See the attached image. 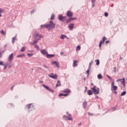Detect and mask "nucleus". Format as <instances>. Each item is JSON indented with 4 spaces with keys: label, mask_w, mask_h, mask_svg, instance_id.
<instances>
[{
    "label": "nucleus",
    "mask_w": 127,
    "mask_h": 127,
    "mask_svg": "<svg viewBox=\"0 0 127 127\" xmlns=\"http://www.w3.org/2000/svg\"><path fill=\"white\" fill-rule=\"evenodd\" d=\"M107 77H108V78L109 79H110L111 81H112V80H113V78H112L111 77V76H110V75H107Z\"/></svg>",
    "instance_id": "obj_41"
},
{
    "label": "nucleus",
    "mask_w": 127,
    "mask_h": 127,
    "mask_svg": "<svg viewBox=\"0 0 127 127\" xmlns=\"http://www.w3.org/2000/svg\"><path fill=\"white\" fill-rule=\"evenodd\" d=\"M80 50H81V46H80V45H78L76 48V51H78Z\"/></svg>",
    "instance_id": "obj_25"
},
{
    "label": "nucleus",
    "mask_w": 127,
    "mask_h": 127,
    "mask_svg": "<svg viewBox=\"0 0 127 127\" xmlns=\"http://www.w3.org/2000/svg\"><path fill=\"white\" fill-rule=\"evenodd\" d=\"M91 90L95 95H98L100 93V89L97 88L96 86H94L93 88H91Z\"/></svg>",
    "instance_id": "obj_3"
},
{
    "label": "nucleus",
    "mask_w": 127,
    "mask_h": 127,
    "mask_svg": "<svg viewBox=\"0 0 127 127\" xmlns=\"http://www.w3.org/2000/svg\"><path fill=\"white\" fill-rule=\"evenodd\" d=\"M33 36L35 38V41L32 43H31L32 45H33V44H36V43H37V42H38V40H40V39L42 38V37H43L42 36L39 35L37 33H35L33 34Z\"/></svg>",
    "instance_id": "obj_2"
},
{
    "label": "nucleus",
    "mask_w": 127,
    "mask_h": 127,
    "mask_svg": "<svg viewBox=\"0 0 127 127\" xmlns=\"http://www.w3.org/2000/svg\"><path fill=\"white\" fill-rule=\"evenodd\" d=\"M0 33L1 34H3V35H5V34H6L5 32H4L3 30L1 31Z\"/></svg>",
    "instance_id": "obj_31"
},
{
    "label": "nucleus",
    "mask_w": 127,
    "mask_h": 127,
    "mask_svg": "<svg viewBox=\"0 0 127 127\" xmlns=\"http://www.w3.org/2000/svg\"><path fill=\"white\" fill-rule=\"evenodd\" d=\"M48 91H50L51 93H54V90H53V89L49 88Z\"/></svg>",
    "instance_id": "obj_40"
},
{
    "label": "nucleus",
    "mask_w": 127,
    "mask_h": 127,
    "mask_svg": "<svg viewBox=\"0 0 127 127\" xmlns=\"http://www.w3.org/2000/svg\"><path fill=\"white\" fill-rule=\"evenodd\" d=\"M66 18H67V17L66 16H63L62 15H59V20H60V21L64 22V20H65Z\"/></svg>",
    "instance_id": "obj_6"
},
{
    "label": "nucleus",
    "mask_w": 127,
    "mask_h": 127,
    "mask_svg": "<svg viewBox=\"0 0 127 127\" xmlns=\"http://www.w3.org/2000/svg\"><path fill=\"white\" fill-rule=\"evenodd\" d=\"M93 63V62H91L89 64V68H91V65Z\"/></svg>",
    "instance_id": "obj_46"
},
{
    "label": "nucleus",
    "mask_w": 127,
    "mask_h": 127,
    "mask_svg": "<svg viewBox=\"0 0 127 127\" xmlns=\"http://www.w3.org/2000/svg\"><path fill=\"white\" fill-rule=\"evenodd\" d=\"M2 12H3V11L1 8H0V17H1V13H2Z\"/></svg>",
    "instance_id": "obj_33"
},
{
    "label": "nucleus",
    "mask_w": 127,
    "mask_h": 127,
    "mask_svg": "<svg viewBox=\"0 0 127 127\" xmlns=\"http://www.w3.org/2000/svg\"><path fill=\"white\" fill-rule=\"evenodd\" d=\"M27 56H29V57H31V56H33V54H27Z\"/></svg>",
    "instance_id": "obj_39"
},
{
    "label": "nucleus",
    "mask_w": 127,
    "mask_h": 127,
    "mask_svg": "<svg viewBox=\"0 0 127 127\" xmlns=\"http://www.w3.org/2000/svg\"><path fill=\"white\" fill-rule=\"evenodd\" d=\"M69 94L66 93V94H63V93H61L59 95V97H62V96H64V97H67V96H68Z\"/></svg>",
    "instance_id": "obj_15"
},
{
    "label": "nucleus",
    "mask_w": 127,
    "mask_h": 127,
    "mask_svg": "<svg viewBox=\"0 0 127 127\" xmlns=\"http://www.w3.org/2000/svg\"><path fill=\"white\" fill-rule=\"evenodd\" d=\"M2 57V54H1V52H0V58H1Z\"/></svg>",
    "instance_id": "obj_43"
},
{
    "label": "nucleus",
    "mask_w": 127,
    "mask_h": 127,
    "mask_svg": "<svg viewBox=\"0 0 127 127\" xmlns=\"http://www.w3.org/2000/svg\"><path fill=\"white\" fill-rule=\"evenodd\" d=\"M42 86H43V87H44V88L46 89V90H48V91L49 90V87L47 85H45L44 84H42Z\"/></svg>",
    "instance_id": "obj_26"
},
{
    "label": "nucleus",
    "mask_w": 127,
    "mask_h": 127,
    "mask_svg": "<svg viewBox=\"0 0 127 127\" xmlns=\"http://www.w3.org/2000/svg\"><path fill=\"white\" fill-rule=\"evenodd\" d=\"M14 87V85H13V86H12V87L11 88V91H12V89H13Z\"/></svg>",
    "instance_id": "obj_53"
},
{
    "label": "nucleus",
    "mask_w": 127,
    "mask_h": 127,
    "mask_svg": "<svg viewBox=\"0 0 127 127\" xmlns=\"http://www.w3.org/2000/svg\"><path fill=\"white\" fill-rule=\"evenodd\" d=\"M46 57L47 58H52V57H54V55H49L47 54Z\"/></svg>",
    "instance_id": "obj_17"
},
{
    "label": "nucleus",
    "mask_w": 127,
    "mask_h": 127,
    "mask_svg": "<svg viewBox=\"0 0 127 127\" xmlns=\"http://www.w3.org/2000/svg\"><path fill=\"white\" fill-rule=\"evenodd\" d=\"M61 39H64V38H67V36L64 35H62L60 37Z\"/></svg>",
    "instance_id": "obj_24"
},
{
    "label": "nucleus",
    "mask_w": 127,
    "mask_h": 127,
    "mask_svg": "<svg viewBox=\"0 0 127 127\" xmlns=\"http://www.w3.org/2000/svg\"><path fill=\"white\" fill-rule=\"evenodd\" d=\"M41 27H42L43 28L45 27L46 28H47L48 30H52L53 28H55V23H54L53 21H50L49 24L42 25L41 26Z\"/></svg>",
    "instance_id": "obj_1"
},
{
    "label": "nucleus",
    "mask_w": 127,
    "mask_h": 127,
    "mask_svg": "<svg viewBox=\"0 0 127 127\" xmlns=\"http://www.w3.org/2000/svg\"><path fill=\"white\" fill-rule=\"evenodd\" d=\"M68 27H69L70 30H72V29H73V28H74V24H70L68 26Z\"/></svg>",
    "instance_id": "obj_16"
},
{
    "label": "nucleus",
    "mask_w": 127,
    "mask_h": 127,
    "mask_svg": "<svg viewBox=\"0 0 127 127\" xmlns=\"http://www.w3.org/2000/svg\"><path fill=\"white\" fill-rule=\"evenodd\" d=\"M85 90L84 91V92L86 93V92H87V87L85 86Z\"/></svg>",
    "instance_id": "obj_48"
},
{
    "label": "nucleus",
    "mask_w": 127,
    "mask_h": 127,
    "mask_svg": "<svg viewBox=\"0 0 127 127\" xmlns=\"http://www.w3.org/2000/svg\"><path fill=\"white\" fill-rule=\"evenodd\" d=\"M120 82L122 83V84L125 85V83H126V79H125V78H123L121 79Z\"/></svg>",
    "instance_id": "obj_19"
},
{
    "label": "nucleus",
    "mask_w": 127,
    "mask_h": 127,
    "mask_svg": "<svg viewBox=\"0 0 127 127\" xmlns=\"http://www.w3.org/2000/svg\"><path fill=\"white\" fill-rule=\"evenodd\" d=\"M4 52H2V54H3Z\"/></svg>",
    "instance_id": "obj_59"
},
{
    "label": "nucleus",
    "mask_w": 127,
    "mask_h": 127,
    "mask_svg": "<svg viewBox=\"0 0 127 127\" xmlns=\"http://www.w3.org/2000/svg\"><path fill=\"white\" fill-rule=\"evenodd\" d=\"M87 94H88V95H89V96H91V95H93V92L91 91V90H88L87 91Z\"/></svg>",
    "instance_id": "obj_20"
},
{
    "label": "nucleus",
    "mask_w": 127,
    "mask_h": 127,
    "mask_svg": "<svg viewBox=\"0 0 127 127\" xmlns=\"http://www.w3.org/2000/svg\"><path fill=\"white\" fill-rule=\"evenodd\" d=\"M35 48H36V49H37V50H39V46L37 45H35Z\"/></svg>",
    "instance_id": "obj_35"
},
{
    "label": "nucleus",
    "mask_w": 127,
    "mask_h": 127,
    "mask_svg": "<svg viewBox=\"0 0 127 127\" xmlns=\"http://www.w3.org/2000/svg\"><path fill=\"white\" fill-rule=\"evenodd\" d=\"M88 115L89 116H93V114H92V113H88Z\"/></svg>",
    "instance_id": "obj_49"
},
{
    "label": "nucleus",
    "mask_w": 127,
    "mask_h": 127,
    "mask_svg": "<svg viewBox=\"0 0 127 127\" xmlns=\"http://www.w3.org/2000/svg\"><path fill=\"white\" fill-rule=\"evenodd\" d=\"M117 71V68L116 67H114V72L116 73Z\"/></svg>",
    "instance_id": "obj_45"
},
{
    "label": "nucleus",
    "mask_w": 127,
    "mask_h": 127,
    "mask_svg": "<svg viewBox=\"0 0 127 127\" xmlns=\"http://www.w3.org/2000/svg\"><path fill=\"white\" fill-rule=\"evenodd\" d=\"M96 65H100V61L99 60H95Z\"/></svg>",
    "instance_id": "obj_30"
},
{
    "label": "nucleus",
    "mask_w": 127,
    "mask_h": 127,
    "mask_svg": "<svg viewBox=\"0 0 127 127\" xmlns=\"http://www.w3.org/2000/svg\"><path fill=\"white\" fill-rule=\"evenodd\" d=\"M77 62H78V61H73V67H77V65H78V64H77Z\"/></svg>",
    "instance_id": "obj_18"
},
{
    "label": "nucleus",
    "mask_w": 127,
    "mask_h": 127,
    "mask_svg": "<svg viewBox=\"0 0 127 127\" xmlns=\"http://www.w3.org/2000/svg\"><path fill=\"white\" fill-rule=\"evenodd\" d=\"M94 6H95V4L92 3V7H94Z\"/></svg>",
    "instance_id": "obj_52"
},
{
    "label": "nucleus",
    "mask_w": 127,
    "mask_h": 127,
    "mask_svg": "<svg viewBox=\"0 0 127 127\" xmlns=\"http://www.w3.org/2000/svg\"><path fill=\"white\" fill-rule=\"evenodd\" d=\"M61 56H62V55H64V53L61 52Z\"/></svg>",
    "instance_id": "obj_50"
},
{
    "label": "nucleus",
    "mask_w": 127,
    "mask_h": 127,
    "mask_svg": "<svg viewBox=\"0 0 127 127\" xmlns=\"http://www.w3.org/2000/svg\"><path fill=\"white\" fill-rule=\"evenodd\" d=\"M15 37H13L12 38V43H14L15 42Z\"/></svg>",
    "instance_id": "obj_32"
},
{
    "label": "nucleus",
    "mask_w": 127,
    "mask_h": 127,
    "mask_svg": "<svg viewBox=\"0 0 127 127\" xmlns=\"http://www.w3.org/2000/svg\"><path fill=\"white\" fill-rule=\"evenodd\" d=\"M106 44H108V43H110V41H107L106 42Z\"/></svg>",
    "instance_id": "obj_51"
},
{
    "label": "nucleus",
    "mask_w": 127,
    "mask_h": 127,
    "mask_svg": "<svg viewBox=\"0 0 127 127\" xmlns=\"http://www.w3.org/2000/svg\"><path fill=\"white\" fill-rule=\"evenodd\" d=\"M27 109H30L31 108V104H28L27 105Z\"/></svg>",
    "instance_id": "obj_37"
},
{
    "label": "nucleus",
    "mask_w": 127,
    "mask_h": 127,
    "mask_svg": "<svg viewBox=\"0 0 127 127\" xmlns=\"http://www.w3.org/2000/svg\"><path fill=\"white\" fill-rule=\"evenodd\" d=\"M25 49H26V47H23L20 51V52H24V51H25Z\"/></svg>",
    "instance_id": "obj_23"
},
{
    "label": "nucleus",
    "mask_w": 127,
    "mask_h": 127,
    "mask_svg": "<svg viewBox=\"0 0 127 127\" xmlns=\"http://www.w3.org/2000/svg\"><path fill=\"white\" fill-rule=\"evenodd\" d=\"M0 65H3V62H0Z\"/></svg>",
    "instance_id": "obj_44"
},
{
    "label": "nucleus",
    "mask_w": 127,
    "mask_h": 127,
    "mask_svg": "<svg viewBox=\"0 0 127 127\" xmlns=\"http://www.w3.org/2000/svg\"><path fill=\"white\" fill-rule=\"evenodd\" d=\"M76 19V18H72L71 17L70 18L67 19L66 21L67 23H69V22H71L72 20H75Z\"/></svg>",
    "instance_id": "obj_12"
},
{
    "label": "nucleus",
    "mask_w": 127,
    "mask_h": 127,
    "mask_svg": "<svg viewBox=\"0 0 127 127\" xmlns=\"http://www.w3.org/2000/svg\"><path fill=\"white\" fill-rule=\"evenodd\" d=\"M25 56V54H22L17 56V58H21L22 57H24Z\"/></svg>",
    "instance_id": "obj_22"
},
{
    "label": "nucleus",
    "mask_w": 127,
    "mask_h": 127,
    "mask_svg": "<svg viewBox=\"0 0 127 127\" xmlns=\"http://www.w3.org/2000/svg\"><path fill=\"white\" fill-rule=\"evenodd\" d=\"M115 94H117V92L116 91L115 92Z\"/></svg>",
    "instance_id": "obj_57"
},
{
    "label": "nucleus",
    "mask_w": 127,
    "mask_h": 127,
    "mask_svg": "<svg viewBox=\"0 0 127 127\" xmlns=\"http://www.w3.org/2000/svg\"><path fill=\"white\" fill-rule=\"evenodd\" d=\"M105 40H107V38H106V37H103L102 40H101L100 41L99 45L100 49H101V48H102V45H103V44L105 43Z\"/></svg>",
    "instance_id": "obj_5"
},
{
    "label": "nucleus",
    "mask_w": 127,
    "mask_h": 127,
    "mask_svg": "<svg viewBox=\"0 0 127 127\" xmlns=\"http://www.w3.org/2000/svg\"><path fill=\"white\" fill-rule=\"evenodd\" d=\"M63 93H71V90L68 89H65L63 91Z\"/></svg>",
    "instance_id": "obj_14"
},
{
    "label": "nucleus",
    "mask_w": 127,
    "mask_h": 127,
    "mask_svg": "<svg viewBox=\"0 0 127 127\" xmlns=\"http://www.w3.org/2000/svg\"><path fill=\"white\" fill-rule=\"evenodd\" d=\"M52 64L53 65H56L58 68H59V64H58V62H52Z\"/></svg>",
    "instance_id": "obj_13"
},
{
    "label": "nucleus",
    "mask_w": 127,
    "mask_h": 127,
    "mask_svg": "<svg viewBox=\"0 0 127 127\" xmlns=\"http://www.w3.org/2000/svg\"><path fill=\"white\" fill-rule=\"evenodd\" d=\"M73 12L71 11H68L66 12V15L68 16V17H72V16H73Z\"/></svg>",
    "instance_id": "obj_10"
},
{
    "label": "nucleus",
    "mask_w": 127,
    "mask_h": 127,
    "mask_svg": "<svg viewBox=\"0 0 127 127\" xmlns=\"http://www.w3.org/2000/svg\"><path fill=\"white\" fill-rule=\"evenodd\" d=\"M121 79H119L117 80V82H121Z\"/></svg>",
    "instance_id": "obj_47"
},
{
    "label": "nucleus",
    "mask_w": 127,
    "mask_h": 127,
    "mask_svg": "<svg viewBox=\"0 0 127 127\" xmlns=\"http://www.w3.org/2000/svg\"><path fill=\"white\" fill-rule=\"evenodd\" d=\"M86 107H87V102H83V108H84V109H86Z\"/></svg>",
    "instance_id": "obj_29"
},
{
    "label": "nucleus",
    "mask_w": 127,
    "mask_h": 127,
    "mask_svg": "<svg viewBox=\"0 0 127 127\" xmlns=\"http://www.w3.org/2000/svg\"><path fill=\"white\" fill-rule=\"evenodd\" d=\"M84 80H86V78H84Z\"/></svg>",
    "instance_id": "obj_58"
},
{
    "label": "nucleus",
    "mask_w": 127,
    "mask_h": 127,
    "mask_svg": "<svg viewBox=\"0 0 127 127\" xmlns=\"http://www.w3.org/2000/svg\"><path fill=\"white\" fill-rule=\"evenodd\" d=\"M55 18V14L54 13H53L51 16V20H54Z\"/></svg>",
    "instance_id": "obj_21"
},
{
    "label": "nucleus",
    "mask_w": 127,
    "mask_h": 127,
    "mask_svg": "<svg viewBox=\"0 0 127 127\" xmlns=\"http://www.w3.org/2000/svg\"><path fill=\"white\" fill-rule=\"evenodd\" d=\"M91 2H92L93 3H95L96 2V0H92L91 1Z\"/></svg>",
    "instance_id": "obj_42"
},
{
    "label": "nucleus",
    "mask_w": 127,
    "mask_h": 127,
    "mask_svg": "<svg viewBox=\"0 0 127 127\" xmlns=\"http://www.w3.org/2000/svg\"><path fill=\"white\" fill-rule=\"evenodd\" d=\"M44 67H45V68H47V66H46V65H44Z\"/></svg>",
    "instance_id": "obj_55"
},
{
    "label": "nucleus",
    "mask_w": 127,
    "mask_h": 127,
    "mask_svg": "<svg viewBox=\"0 0 127 127\" xmlns=\"http://www.w3.org/2000/svg\"><path fill=\"white\" fill-rule=\"evenodd\" d=\"M86 73L87 74V76H89V74H90V69H88L86 71Z\"/></svg>",
    "instance_id": "obj_36"
},
{
    "label": "nucleus",
    "mask_w": 127,
    "mask_h": 127,
    "mask_svg": "<svg viewBox=\"0 0 127 127\" xmlns=\"http://www.w3.org/2000/svg\"><path fill=\"white\" fill-rule=\"evenodd\" d=\"M112 91H117L118 90V86L115 85V80H113V83L111 85Z\"/></svg>",
    "instance_id": "obj_4"
},
{
    "label": "nucleus",
    "mask_w": 127,
    "mask_h": 127,
    "mask_svg": "<svg viewBox=\"0 0 127 127\" xmlns=\"http://www.w3.org/2000/svg\"><path fill=\"white\" fill-rule=\"evenodd\" d=\"M59 86H61V83H60V81H58V84H56V87L57 88V87H59Z\"/></svg>",
    "instance_id": "obj_27"
},
{
    "label": "nucleus",
    "mask_w": 127,
    "mask_h": 127,
    "mask_svg": "<svg viewBox=\"0 0 127 127\" xmlns=\"http://www.w3.org/2000/svg\"><path fill=\"white\" fill-rule=\"evenodd\" d=\"M63 119L65 121H72V118L71 117V115L69 116H66L65 115L64 116Z\"/></svg>",
    "instance_id": "obj_7"
},
{
    "label": "nucleus",
    "mask_w": 127,
    "mask_h": 127,
    "mask_svg": "<svg viewBox=\"0 0 127 127\" xmlns=\"http://www.w3.org/2000/svg\"><path fill=\"white\" fill-rule=\"evenodd\" d=\"M104 15H105V16H106V17H107L109 16V13H108V12H105L104 13Z\"/></svg>",
    "instance_id": "obj_38"
},
{
    "label": "nucleus",
    "mask_w": 127,
    "mask_h": 127,
    "mask_svg": "<svg viewBox=\"0 0 127 127\" xmlns=\"http://www.w3.org/2000/svg\"><path fill=\"white\" fill-rule=\"evenodd\" d=\"M97 78H98V79H102L103 78V76H102V74H99L97 75Z\"/></svg>",
    "instance_id": "obj_28"
},
{
    "label": "nucleus",
    "mask_w": 127,
    "mask_h": 127,
    "mask_svg": "<svg viewBox=\"0 0 127 127\" xmlns=\"http://www.w3.org/2000/svg\"><path fill=\"white\" fill-rule=\"evenodd\" d=\"M13 60V54L12 53L10 55L8 58V60L9 62L12 63V60Z\"/></svg>",
    "instance_id": "obj_9"
},
{
    "label": "nucleus",
    "mask_w": 127,
    "mask_h": 127,
    "mask_svg": "<svg viewBox=\"0 0 127 127\" xmlns=\"http://www.w3.org/2000/svg\"><path fill=\"white\" fill-rule=\"evenodd\" d=\"M91 85H92V86H93V85H94V84L93 83H91Z\"/></svg>",
    "instance_id": "obj_56"
},
{
    "label": "nucleus",
    "mask_w": 127,
    "mask_h": 127,
    "mask_svg": "<svg viewBox=\"0 0 127 127\" xmlns=\"http://www.w3.org/2000/svg\"><path fill=\"white\" fill-rule=\"evenodd\" d=\"M126 94H127V92L126 91H124L121 93V96H125Z\"/></svg>",
    "instance_id": "obj_34"
},
{
    "label": "nucleus",
    "mask_w": 127,
    "mask_h": 127,
    "mask_svg": "<svg viewBox=\"0 0 127 127\" xmlns=\"http://www.w3.org/2000/svg\"><path fill=\"white\" fill-rule=\"evenodd\" d=\"M41 53H42V54H43V55H44V56H45L46 55L47 56L48 53L45 50H41Z\"/></svg>",
    "instance_id": "obj_11"
},
{
    "label": "nucleus",
    "mask_w": 127,
    "mask_h": 127,
    "mask_svg": "<svg viewBox=\"0 0 127 127\" xmlns=\"http://www.w3.org/2000/svg\"><path fill=\"white\" fill-rule=\"evenodd\" d=\"M50 78H52V79H57L58 76L57 74L51 73L50 75H48Z\"/></svg>",
    "instance_id": "obj_8"
},
{
    "label": "nucleus",
    "mask_w": 127,
    "mask_h": 127,
    "mask_svg": "<svg viewBox=\"0 0 127 127\" xmlns=\"http://www.w3.org/2000/svg\"><path fill=\"white\" fill-rule=\"evenodd\" d=\"M34 11H35V10H32V12H34Z\"/></svg>",
    "instance_id": "obj_54"
}]
</instances>
